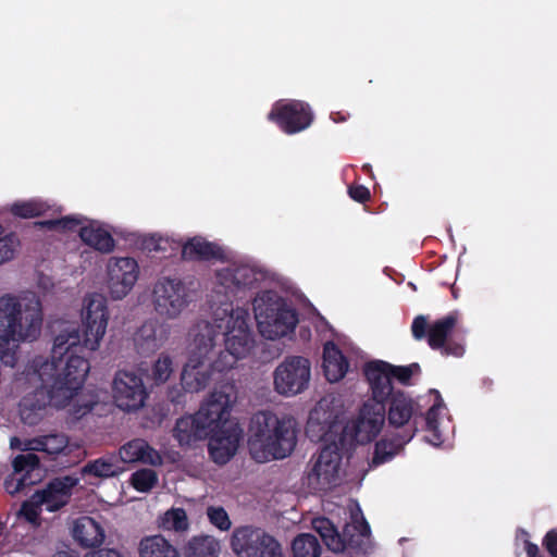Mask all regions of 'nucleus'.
<instances>
[{
	"label": "nucleus",
	"instance_id": "1",
	"mask_svg": "<svg viewBox=\"0 0 557 557\" xmlns=\"http://www.w3.org/2000/svg\"><path fill=\"white\" fill-rule=\"evenodd\" d=\"M249 310L232 304L213 309L214 346L208 354L207 364L213 374L234 368L252 348L253 338L249 327Z\"/></svg>",
	"mask_w": 557,
	"mask_h": 557
},
{
	"label": "nucleus",
	"instance_id": "2",
	"mask_svg": "<svg viewBox=\"0 0 557 557\" xmlns=\"http://www.w3.org/2000/svg\"><path fill=\"white\" fill-rule=\"evenodd\" d=\"M85 350L89 348L82 342L78 325L73 322H61L59 333L53 339L51 359H48L55 368L49 371L48 376L63 400L71 401L85 383L90 370Z\"/></svg>",
	"mask_w": 557,
	"mask_h": 557
},
{
	"label": "nucleus",
	"instance_id": "3",
	"mask_svg": "<svg viewBox=\"0 0 557 557\" xmlns=\"http://www.w3.org/2000/svg\"><path fill=\"white\" fill-rule=\"evenodd\" d=\"M42 308L37 295L25 293L21 299L12 295L0 297V360L11 368L17 358L14 350L4 348L10 341H34L41 331Z\"/></svg>",
	"mask_w": 557,
	"mask_h": 557
},
{
	"label": "nucleus",
	"instance_id": "4",
	"mask_svg": "<svg viewBox=\"0 0 557 557\" xmlns=\"http://www.w3.org/2000/svg\"><path fill=\"white\" fill-rule=\"evenodd\" d=\"M248 441L251 457L258 462L284 459L297 444L296 421L277 417L271 411H258L251 418Z\"/></svg>",
	"mask_w": 557,
	"mask_h": 557
},
{
	"label": "nucleus",
	"instance_id": "5",
	"mask_svg": "<svg viewBox=\"0 0 557 557\" xmlns=\"http://www.w3.org/2000/svg\"><path fill=\"white\" fill-rule=\"evenodd\" d=\"M55 368L42 356H36L26 367L25 373L29 381L36 380L40 384L34 392L25 395L20 401V414L25 424L36 425L42 418V411L47 406L65 407L70 400H63L57 393L48 376L49 371Z\"/></svg>",
	"mask_w": 557,
	"mask_h": 557
},
{
	"label": "nucleus",
	"instance_id": "6",
	"mask_svg": "<svg viewBox=\"0 0 557 557\" xmlns=\"http://www.w3.org/2000/svg\"><path fill=\"white\" fill-rule=\"evenodd\" d=\"M213 346L214 327L209 322L198 324L194 330L188 361L181 374V385L185 392L197 393L213 380L212 369L207 364L208 354Z\"/></svg>",
	"mask_w": 557,
	"mask_h": 557
},
{
	"label": "nucleus",
	"instance_id": "7",
	"mask_svg": "<svg viewBox=\"0 0 557 557\" xmlns=\"http://www.w3.org/2000/svg\"><path fill=\"white\" fill-rule=\"evenodd\" d=\"M372 400L384 407L385 420L391 428L399 430V433L412 431V438L414 437L422 412L418 403L409 394L396 391L383 398L372 395Z\"/></svg>",
	"mask_w": 557,
	"mask_h": 557
},
{
	"label": "nucleus",
	"instance_id": "8",
	"mask_svg": "<svg viewBox=\"0 0 557 557\" xmlns=\"http://www.w3.org/2000/svg\"><path fill=\"white\" fill-rule=\"evenodd\" d=\"M364 376L369 382L371 394L377 398H383L396 392L392 381L396 380L403 385H409L411 377L421 372L419 363L413 362L408 366H394L387 361L373 360L364 366Z\"/></svg>",
	"mask_w": 557,
	"mask_h": 557
},
{
	"label": "nucleus",
	"instance_id": "9",
	"mask_svg": "<svg viewBox=\"0 0 557 557\" xmlns=\"http://www.w3.org/2000/svg\"><path fill=\"white\" fill-rule=\"evenodd\" d=\"M262 277V273L256 268L244 263H232L216 271V285L214 294L224 296L225 300H219L218 308H225L226 304H233V298H242L247 289L252 288ZM234 309V305H232Z\"/></svg>",
	"mask_w": 557,
	"mask_h": 557
},
{
	"label": "nucleus",
	"instance_id": "10",
	"mask_svg": "<svg viewBox=\"0 0 557 557\" xmlns=\"http://www.w3.org/2000/svg\"><path fill=\"white\" fill-rule=\"evenodd\" d=\"M231 547L237 557H284L282 544L260 528H237Z\"/></svg>",
	"mask_w": 557,
	"mask_h": 557
},
{
	"label": "nucleus",
	"instance_id": "11",
	"mask_svg": "<svg viewBox=\"0 0 557 557\" xmlns=\"http://www.w3.org/2000/svg\"><path fill=\"white\" fill-rule=\"evenodd\" d=\"M253 310L259 331L268 339L286 336L298 323L297 311L285 302L274 301L262 307L256 299Z\"/></svg>",
	"mask_w": 557,
	"mask_h": 557
},
{
	"label": "nucleus",
	"instance_id": "12",
	"mask_svg": "<svg viewBox=\"0 0 557 557\" xmlns=\"http://www.w3.org/2000/svg\"><path fill=\"white\" fill-rule=\"evenodd\" d=\"M152 301L159 315L175 319L190 302L189 289L181 278L163 276L153 285Z\"/></svg>",
	"mask_w": 557,
	"mask_h": 557
},
{
	"label": "nucleus",
	"instance_id": "13",
	"mask_svg": "<svg viewBox=\"0 0 557 557\" xmlns=\"http://www.w3.org/2000/svg\"><path fill=\"white\" fill-rule=\"evenodd\" d=\"M82 321L84 326L82 342L89 348V351H95L100 346L109 321V311L104 296L94 293L84 298Z\"/></svg>",
	"mask_w": 557,
	"mask_h": 557
},
{
	"label": "nucleus",
	"instance_id": "14",
	"mask_svg": "<svg viewBox=\"0 0 557 557\" xmlns=\"http://www.w3.org/2000/svg\"><path fill=\"white\" fill-rule=\"evenodd\" d=\"M274 388L283 396H295L307 389L311 377L310 361L301 356L286 357L274 371Z\"/></svg>",
	"mask_w": 557,
	"mask_h": 557
},
{
	"label": "nucleus",
	"instance_id": "15",
	"mask_svg": "<svg viewBox=\"0 0 557 557\" xmlns=\"http://www.w3.org/2000/svg\"><path fill=\"white\" fill-rule=\"evenodd\" d=\"M341 462L342 453L338 444H325L307 474L308 486L318 492H326L336 486Z\"/></svg>",
	"mask_w": 557,
	"mask_h": 557
},
{
	"label": "nucleus",
	"instance_id": "16",
	"mask_svg": "<svg viewBox=\"0 0 557 557\" xmlns=\"http://www.w3.org/2000/svg\"><path fill=\"white\" fill-rule=\"evenodd\" d=\"M268 120L275 123L285 134L294 135L312 124L313 112L305 101L278 100L272 106Z\"/></svg>",
	"mask_w": 557,
	"mask_h": 557
},
{
	"label": "nucleus",
	"instance_id": "17",
	"mask_svg": "<svg viewBox=\"0 0 557 557\" xmlns=\"http://www.w3.org/2000/svg\"><path fill=\"white\" fill-rule=\"evenodd\" d=\"M113 397L120 409L134 411L144 406L148 393L140 375L120 370L113 380Z\"/></svg>",
	"mask_w": 557,
	"mask_h": 557
},
{
	"label": "nucleus",
	"instance_id": "18",
	"mask_svg": "<svg viewBox=\"0 0 557 557\" xmlns=\"http://www.w3.org/2000/svg\"><path fill=\"white\" fill-rule=\"evenodd\" d=\"M458 312L453 311L433 322L428 331V344L433 350H438L445 357H462L465 345L451 336L458 322Z\"/></svg>",
	"mask_w": 557,
	"mask_h": 557
},
{
	"label": "nucleus",
	"instance_id": "19",
	"mask_svg": "<svg viewBox=\"0 0 557 557\" xmlns=\"http://www.w3.org/2000/svg\"><path fill=\"white\" fill-rule=\"evenodd\" d=\"M139 267L131 257H113L108 264V289L110 296L120 300L134 287L138 280Z\"/></svg>",
	"mask_w": 557,
	"mask_h": 557
},
{
	"label": "nucleus",
	"instance_id": "20",
	"mask_svg": "<svg viewBox=\"0 0 557 557\" xmlns=\"http://www.w3.org/2000/svg\"><path fill=\"white\" fill-rule=\"evenodd\" d=\"M233 386L222 385L210 394L208 399L197 411L198 419H201L211 431L227 425V418L233 405Z\"/></svg>",
	"mask_w": 557,
	"mask_h": 557
},
{
	"label": "nucleus",
	"instance_id": "21",
	"mask_svg": "<svg viewBox=\"0 0 557 557\" xmlns=\"http://www.w3.org/2000/svg\"><path fill=\"white\" fill-rule=\"evenodd\" d=\"M385 410L372 398L364 403L354 425V440L361 445L373 441L385 423Z\"/></svg>",
	"mask_w": 557,
	"mask_h": 557
},
{
	"label": "nucleus",
	"instance_id": "22",
	"mask_svg": "<svg viewBox=\"0 0 557 557\" xmlns=\"http://www.w3.org/2000/svg\"><path fill=\"white\" fill-rule=\"evenodd\" d=\"M243 430L238 424H228L216 429L209 438V454L215 463L224 465L236 454Z\"/></svg>",
	"mask_w": 557,
	"mask_h": 557
},
{
	"label": "nucleus",
	"instance_id": "23",
	"mask_svg": "<svg viewBox=\"0 0 557 557\" xmlns=\"http://www.w3.org/2000/svg\"><path fill=\"white\" fill-rule=\"evenodd\" d=\"M77 484L78 479L72 475L58 476L35 493L39 496V502L46 507V510L54 512L69 504L73 488Z\"/></svg>",
	"mask_w": 557,
	"mask_h": 557
},
{
	"label": "nucleus",
	"instance_id": "24",
	"mask_svg": "<svg viewBox=\"0 0 557 557\" xmlns=\"http://www.w3.org/2000/svg\"><path fill=\"white\" fill-rule=\"evenodd\" d=\"M211 433L212 431L208 428V424L198 419L197 412L177 419L173 430V436L180 446H189L198 441H203Z\"/></svg>",
	"mask_w": 557,
	"mask_h": 557
},
{
	"label": "nucleus",
	"instance_id": "25",
	"mask_svg": "<svg viewBox=\"0 0 557 557\" xmlns=\"http://www.w3.org/2000/svg\"><path fill=\"white\" fill-rule=\"evenodd\" d=\"M72 533L77 544L85 548L98 547L106 539L102 524L88 516L75 520Z\"/></svg>",
	"mask_w": 557,
	"mask_h": 557
},
{
	"label": "nucleus",
	"instance_id": "26",
	"mask_svg": "<svg viewBox=\"0 0 557 557\" xmlns=\"http://www.w3.org/2000/svg\"><path fill=\"white\" fill-rule=\"evenodd\" d=\"M412 440V431L408 433L386 434L375 443L372 466H380L392 460L405 445Z\"/></svg>",
	"mask_w": 557,
	"mask_h": 557
},
{
	"label": "nucleus",
	"instance_id": "27",
	"mask_svg": "<svg viewBox=\"0 0 557 557\" xmlns=\"http://www.w3.org/2000/svg\"><path fill=\"white\" fill-rule=\"evenodd\" d=\"M223 257L224 251L219 245L200 236L188 239L182 247V258L188 261L221 260Z\"/></svg>",
	"mask_w": 557,
	"mask_h": 557
},
{
	"label": "nucleus",
	"instance_id": "28",
	"mask_svg": "<svg viewBox=\"0 0 557 557\" xmlns=\"http://www.w3.org/2000/svg\"><path fill=\"white\" fill-rule=\"evenodd\" d=\"M119 455L123 462L128 463L140 461L157 466L162 461L159 453L143 438H135L124 444L120 448Z\"/></svg>",
	"mask_w": 557,
	"mask_h": 557
},
{
	"label": "nucleus",
	"instance_id": "29",
	"mask_svg": "<svg viewBox=\"0 0 557 557\" xmlns=\"http://www.w3.org/2000/svg\"><path fill=\"white\" fill-rule=\"evenodd\" d=\"M349 368L348 360L342 350L334 344L327 343L323 351V370L329 382L335 383L342 380Z\"/></svg>",
	"mask_w": 557,
	"mask_h": 557
},
{
	"label": "nucleus",
	"instance_id": "30",
	"mask_svg": "<svg viewBox=\"0 0 557 557\" xmlns=\"http://www.w3.org/2000/svg\"><path fill=\"white\" fill-rule=\"evenodd\" d=\"M312 528L319 533L326 547L333 552H343L346 545L355 546V541L350 537L346 541V529L341 535L333 522L325 517L314 518Z\"/></svg>",
	"mask_w": 557,
	"mask_h": 557
},
{
	"label": "nucleus",
	"instance_id": "31",
	"mask_svg": "<svg viewBox=\"0 0 557 557\" xmlns=\"http://www.w3.org/2000/svg\"><path fill=\"white\" fill-rule=\"evenodd\" d=\"M67 448L69 437L62 433H54L28 440L23 450L44 451L49 455H66L65 450Z\"/></svg>",
	"mask_w": 557,
	"mask_h": 557
},
{
	"label": "nucleus",
	"instance_id": "32",
	"mask_svg": "<svg viewBox=\"0 0 557 557\" xmlns=\"http://www.w3.org/2000/svg\"><path fill=\"white\" fill-rule=\"evenodd\" d=\"M78 234L83 243L100 252L109 253L115 247L112 235L100 226L94 224L82 226Z\"/></svg>",
	"mask_w": 557,
	"mask_h": 557
},
{
	"label": "nucleus",
	"instance_id": "33",
	"mask_svg": "<svg viewBox=\"0 0 557 557\" xmlns=\"http://www.w3.org/2000/svg\"><path fill=\"white\" fill-rule=\"evenodd\" d=\"M220 542L212 535L193 536L184 547L185 557H219Z\"/></svg>",
	"mask_w": 557,
	"mask_h": 557
},
{
	"label": "nucleus",
	"instance_id": "34",
	"mask_svg": "<svg viewBox=\"0 0 557 557\" xmlns=\"http://www.w3.org/2000/svg\"><path fill=\"white\" fill-rule=\"evenodd\" d=\"M139 555L140 557H181L177 549L162 535L143 539Z\"/></svg>",
	"mask_w": 557,
	"mask_h": 557
},
{
	"label": "nucleus",
	"instance_id": "35",
	"mask_svg": "<svg viewBox=\"0 0 557 557\" xmlns=\"http://www.w3.org/2000/svg\"><path fill=\"white\" fill-rule=\"evenodd\" d=\"M162 329L157 322H145L136 333V343L145 351H154L162 346Z\"/></svg>",
	"mask_w": 557,
	"mask_h": 557
},
{
	"label": "nucleus",
	"instance_id": "36",
	"mask_svg": "<svg viewBox=\"0 0 557 557\" xmlns=\"http://www.w3.org/2000/svg\"><path fill=\"white\" fill-rule=\"evenodd\" d=\"M81 472L83 476L107 479L117 475L121 472V468L113 457H101L88 461Z\"/></svg>",
	"mask_w": 557,
	"mask_h": 557
},
{
	"label": "nucleus",
	"instance_id": "37",
	"mask_svg": "<svg viewBox=\"0 0 557 557\" xmlns=\"http://www.w3.org/2000/svg\"><path fill=\"white\" fill-rule=\"evenodd\" d=\"M292 552L294 557H319L321 545L315 535L301 533L293 540Z\"/></svg>",
	"mask_w": 557,
	"mask_h": 557
},
{
	"label": "nucleus",
	"instance_id": "38",
	"mask_svg": "<svg viewBox=\"0 0 557 557\" xmlns=\"http://www.w3.org/2000/svg\"><path fill=\"white\" fill-rule=\"evenodd\" d=\"M49 206L40 200L16 201L11 205L10 212L21 219H33L44 215Z\"/></svg>",
	"mask_w": 557,
	"mask_h": 557
},
{
	"label": "nucleus",
	"instance_id": "39",
	"mask_svg": "<svg viewBox=\"0 0 557 557\" xmlns=\"http://www.w3.org/2000/svg\"><path fill=\"white\" fill-rule=\"evenodd\" d=\"M159 478L157 472L150 468H143L132 473L131 485L140 493L150 492L157 484Z\"/></svg>",
	"mask_w": 557,
	"mask_h": 557
},
{
	"label": "nucleus",
	"instance_id": "40",
	"mask_svg": "<svg viewBox=\"0 0 557 557\" xmlns=\"http://www.w3.org/2000/svg\"><path fill=\"white\" fill-rule=\"evenodd\" d=\"M442 408L441 404H434L425 414L422 413V418L419 419V424L423 421L425 423V430L431 433V438L429 440L435 446H438L443 443L442 433L438 430V414Z\"/></svg>",
	"mask_w": 557,
	"mask_h": 557
},
{
	"label": "nucleus",
	"instance_id": "41",
	"mask_svg": "<svg viewBox=\"0 0 557 557\" xmlns=\"http://www.w3.org/2000/svg\"><path fill=\"white\" fill-rule=\"evenodd\" d=\"M163 527L176 532H185L189 528V521L184 508H171L163 517Z\"/></svg>",
	"mask_w": 557,
	"mask_h": 557
},
{
	"label": "nucleus",
	"instance_id": "42",
	"mask_svg": "<svg viewBox=\"0 0 557 557\" xmlns=\"http://www.w3.org/2000/svg\"><path fill=\"white\" fill-rule=\"evenodd\" d=\"M173 372L172 359L166 355H161L152 366L151 379L156 385L165 383Z\"/></svg>",
	"mask_w": 557,
	"mask_h": 557
},
{
	"label": "nucleus",
	"instance_id": "43",
	"mask_svg": "<svg viewBox=\"0 0 557 557\" xmlns=\"http://www.w3.org/2000/svg\"><path fill=\"white\" fill-rule=\"evenodd\" d=\"M39 496L34 493L28 499L23 502L20 515L25 518L26 521L33 524H38V520L41 512V507L44 506L41 502H39Z\"/></svg>",
	"mask_w": 557,
	"mask_h": 557
},
{
	"label": "nucleus",
	"instance_id": "44",
	"mask_svg": "<svg viewBox=\"0 0 557 557\" xmlns=\"http://www.w3.org/2000/svg\"><path fill=\"white\" fill-rule=\"evenodd\" d=\"M37 224L49 230L75 231L83 224V219L75 215H66L60 219L41 221Z\"/></svg>",
	"mask_w": 557,
	"mask_h": 557
},
{
	"label": "nucleus",
	"instance_id": "45",
	"mask_svg": "<svg viewBox=\"0 0 557 557\" xmlns=\"http://www.w3.org/2000/svg\"><path fill=\"white\" fill-rule=\"evenodd\" d=\"M39 466L40 459L34 453L17 455L12 461L13 470L16 473H29L36 469H39Z\"/></svg>",
	"mask_w": 557,
	"mask_h": 557
},
{
	"label": "nucleus",
	"instance_id": "46",
	"mask_svg": "<svg viewBox=\"0 0 557 557\" xmlns=\"http://www.w3.org/2000/svg\"><path fill=\"white\" fill-rule=\"evenodd\" d=\"M20 240L14 233L0 236V264L14 257Z\"/></svg>",
	"mask_w": 557,
	"mask_h": 557
},
{
	"label": "nucleus",
	"instance_id": "47",
	"mask_svg": "<svg viewBox=\"0 0 557 557\" xmlns=\"http://www.w3.org/2000/svg\"><path fill=\"white\" fill-rule=\"evenodd\" d=\"M207 516L210 523L216 527L219 530H230L232 523L226 510L223 507L209 506L207 508Z\"/></svg>",
	"mask_w": 557,
	"mask_h": 557
},
{
	"label": "nucleus",
	"instance_id": "48",
	"mask_svg": "<svg viewBox=\"0 0 557 557\" xmlns=\"http://www.w3.org/2000/svg\"><path fill=\"white\" fill-rule=\"evenodd\" d=\"M431 324H429L426 317L418 315L413 319L411 324L412 336L420 341L423 338L428 339V331Z\"/></svg>",
	"mask_w": 557,
	"mask_h": 557
},
{
	"label": "nucleus",
	"instance_id": "49",
	"mask_svg": "<svg viewBox=\"0 0 557 557\" xmlns=\"http://www.w3.org/2000/svg\"><path fill=\"white\" fill-rule=\"evenodd\" d=\"M348 195L359 203H364L371 197L370 190L363 185H352L348 188Z\"/></svg>",
	"mask_w": 557,
	"mask_h": 557
},
{
	"label": "nucleus",
	"instance_id": "50",
	"mask_svg": "<svg viewBox=\"0 0 557 557\" xmlns=\"http://www.w3.org/2000/svg\"><path fill=\"white\" fill-rule=\"evenodd\" d=\"M542 544L552 557H557V529L549 530Z\"/></svg>",
	"mask_w": 557,
	"mask_h": 557
},
{
	"label": "nucleus",
	"instance_id": "51",
	"mask_svg": "<svg viewBox=\"0 0 557 557\" xmlns=\"http://www.w3.org/2000/svg\"><path fill=\"white\" fill-rule=\"evenodd\" d=\"M85 557H122V555L115 549H98L86 554Z\"/></svg>",
	"mask_w": 557,
	"mask_h": 557
},
{
	"label": "nucleus",
	"instance_id": "52",
	"mask_svg": "<svg viewBox=\"0 0 557 557\" xmlns=\"http://www.w3.org/2000/svg\"><path fill=\"white\" fill-rule=\"evenodd\" d=\"M524 550L527 554V557H545L540 553V548L535 543H532L529 540L524 541Z\"/></svg>",
	"mask_w": 557,
	"mask_h": 557
},
{
	"label": "nucleus",
	"instance_id": "53",
	"mask_svg": "<svg viewBox=\"0 0 557 557\" xmlns=\"http://www.w3.org/2000/svg\"><path fill=\"white\" fill-rule=\"evenodd\" d=\"M355 529H357L359 531V534L362 537L370 536L371 529H370L369 523L367 522V520L363 517H361V521L360 522H357V525H355Z\"/></svg>",
	"mask_w": 557,
	"mask_h": 557
},
{
	"label": "nucleus",
	"instance_id": "54",
	"mask_svg": "<svg viewBox=\"0 0 557 557\" xmlns=\"http://www.w3.org/2000/svg\"><path fill=\"white\" fill-rule=\"evenodd\" d=\"M168 397L175 405H180L183 403V400H182L183 394L181 392L176 391L175 388H172L169 391Z\"/></svg>",
	"mask_w": 557,
	"mask_h": 557
},
{
	"label": "nucleus",
	"instance_id": "55",
	"mask_svg": "<svg viewBox=\"0 0 557 557\" xmlns=\"http://www.w3.org/2000/svg\"><path fill=\"white\" fill-rule=\"evenodd\" d=\"M51 557H79L74 550H58Z\"/></svg>",
	"mask_w": 557,
	"mask_h": 557
},
{
	"label": "nucleus",
	"instance_id": "56",
	"mask_svg": "<svg viewBox=\"0 0 557 557\" xmlns=\"http://www.w3.org/2000/svg\"><path fill=\"white\" fill-rule=\"evenodd\" d=\"M484 387L490 391L492 388V385H493V381L490 380V379H483L482 381Z\"/></svg>",
	"mask_w": 557,
	"mask_h": 557
},
{
	"label": "nucleus",
	"instance_id": "57",
	"mask_svg": "<svg viewBox=\"0 0 557 557\" xmlns=\"http://www.w3.org/2000/svg\"><path fill=\"white\" fill-rule=\"evenodd\" d=\"M161 244H162V239L160 238L159 240H157V242H156L153 249H154V250H161V249H163V247H162V245H161Z\"/></svg>",
	"mask_w": 557,
	"mask_h": 557
},
{
	"label": "nucleus",
	"instance_id": "58",
	"mask_svg": "<svg viewBox=\"0 0 557 557\" xmlns=\"http://www.w3.org/2000/svg\"><path fill=\"white\" fill-rule=\"evenodd\" d=\"M25 478H22L21 480H18L17 482V486H16V491L21 490L24 485H25Z\"/></svg>",
	"mask_w": 557,
	"mask_h": 557
},
{
	"label": "nucleus",
	"instance_id": "59",
	"mask_svg": "<svg viewBox=\"0 0 557 557\" xmlns=\"http://www.w3.org/2000/svg\"><path fill=\"white\" fill-rule=\"evenodd\" d=\"M336 115H338V119H336V117H334V116L332 115V119H333L335 122H339V121H345V120H346L344 116L339 115V112H336Z\"/></svg>",
	"mask_w": 557,
	"mask_h": 557
},
{
	"label": "nucleus",
	"instance_id": "60",
	"mask_svg": "<svg viewBox=\"0 0 557 557\" xmlns=\"http://www.w3.org/2000/svg\"><path fill=\"white\" fill-rule=\"evenodd\" d=\"M336 115H338V119H336V117H334V116L332 115V119H333L335 122H339V121H345V120H346L344 116L339 115V112H336Z\"/></svg>",
	"mask_w": 557,
	"mask_h": 557
},
{
	"label": "nucleus",
	"instance_id": "61",
	"mask_svg": "<svg viewBox=\"0 0 557 557\" xmlns=\"http://www.w3.org/2000/svg\"><path fill=\"white\" fill-rule=\"evenodd\" d=\"M336 115H338V119H336V117H334V116L332 115V119H333L335 122H339V121H345V120H346L344 116L339 115V112H336Z\"/></svg>",
	"mask_w": 557,
	"mask_h": 557
},
{
	"label": "nucleus",
	"instance_id": "62",
	"mask_svg": "<svg viewBox=\"0 0 557 557\" xmlns=\"http://www.w3.org/2000/svg\"><path fill=\"white\" fill-rule=\"evenodd\" d=\"M15 443H20V440H18L17 437H13V438L11 440V446H12V447H15Z\"/></svg>",
	"mask_w": 557,
	"mask_h": 557
},
{
	"label": "nucleus",
	"instance_id": "63",
	"mask_svg": "<svg viewBox=\"0 0 557 557\" xmlns=\"http://www.w3.org/2000/svg\"><path fill=\"white\" fill-rule=\"evenodd\" d=\"M3 232H4V228H3V226L0 224V236H2Z\"/></svg>",
	"mask_w": 557,
	"mask_h": 557
}]
</instances>
